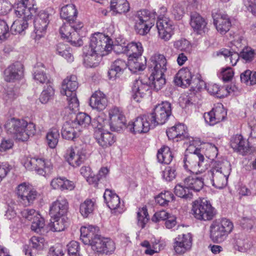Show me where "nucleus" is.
Masks as SVG:
<instances>
[{
	"label": "nucleus",
	"instance_id": "nucleus-1",
	"mask_svg": "<svg viewBox=\"0 0 256 256\" xmlns=\"http://www.w3.org/2000/svg\"><path fill=\"white\" fill-rule=\"evenodd\" d=\"M4 128L8 134L20 141L27 140L30 136L36 132L35 124L34 123L28 122L23 119L14 118L8 119Z\"/></svg>",
	"mask_w": 256,
	"mask_h": 256
},
{
	"label": "nucleus",
	"instance_id": "nucleus-2",
	"mask_svg": "<svg viewBox=\"0 0 256 256\" xmlns=\"http://www.w3.org/2000/svg\"><path fill=\"white\" fill-rule=\"evenodd\" d=\"M78 88L77 78L74 75L67 76L63 80L62 85L60 92L62 94L66 96L68 104L67 108L72 112H76L78 110L79 102L76 93Z\"/></svg>",
	"mask_w": 256,
	"mask_h": 256
},
{
	"label": "nucleus",
	"instance_id": "nucleus-3",
	"mask_svg": "<svg viewBox=\"0 0 256 256\" xmlns=\"http://www.w3.org/2000/svg\"><path fill=\"white\" fill-rule=\"evenodd\" d=\"M233 229V223L230 220L226 218L216 220L210 226V238L214 242H222Z\"/></svg>",
	"mask_w": 256,
	"mask_h": 256
},
{
	"label": "nucleus",
	"instance_id": "nucleus-4",
	"mask_svg": "<svg viewBox=\"0 0 256 256\" xmlns=\"http://www.w3.org/2000/svg\"><path fill=\"white\" fill-rule=\"evenodd\" d=\"M230 169H222V163L212 161L210 164V169L204 175L207 179L210 180L212 185L217 188H222L227 184Z\"/></svg>",
	"mask_w": 256,
	"mask_h": 256
},
{
	"label": "nucleus",
	"instance_id": "nucleus-5",
	"mask_svg": "<svg viewBox=\"0 0 256 256\" xmlns=\"http://www.w3.org/2000/svg\"><path fill=\"white\" fill-rule=\"evenodd\" d=\"M156 16L155 12H151L148 10L138 11L134 18L136 32L142 36L146 34L154 26Z\"/></svg>",
	"mask_w": 256,
	"mask_h": 256
},
{
	"label": "nucleus",
	"instance_id": "nucleus-6",
	"mask_svg": "<svg viewBox=\"0 0 256 256\" xmlns=\"http://www.w3.org/2000/svg\"><path fill=\"white\" fill-rule=\"evenodd\" d=\"M106 124V120H104L103 118L100 116L92 122V126L97 128L94 133L96 138L98 144L104 148L112 146L116 142L114 135L104 130Z\"/></svg>",
	"mask_w": 256,
	"mask_h": 256
},
{
	"label": "nucleus",
	"instance_id": "nucleus-7",
	"mask_svg": "<svg viewBox=\"0 0 256 256\" xmlns=\"http://www.w3.org/2000/svg\"><path fill=\"white\" fill-rule=\"evenodd\" d=\"M183 162L184 169L192 174H200L208 169V162L198 152H195L190 155L185 156Z\"/></svg>",
	"mask_w": 256,
	"mask_h": 256
},
{
	"label": "nucleus",
	"instance_id": "nucleus-8",
	"mask_svg": "<svg viewBox=\"0 0 256 256\" xmlns=\"http://www.w3.org/2000/svg\"><path fill=\"white\" fill-rule=\"evenodd\" d=\"M192 211L196 218L200 220H210L216 214V210L210 202L203 198L193 202Z\"/></svg>",
	"mask_w": 256,
	"mask_h": 256
},
{
	"label": "nucleus",
	"instance_id": "nucleus-9",
	"mask_svg": "<svg viewBox=\"0 0 256 256\" xmlns=\"http://www.w3.org/2000/svg\"><path fill=\"white\" fill-rule=\"evenodd\" d=\"M24 166L30 170H35L38 174H49L52 168L50 162L42 158H26L23 162Z\"/></svg>",
	"mask_w": 256,
	"mask_h": 256
},
{
	"label": "nucleus",
	"instance_id": "nucleus-10",
	"mask_svg": "<svg viewBox=\"0 0 256 256\" xmlns=\"http://www.w3.org/2000/svg\"><path fill=\"white\" fill-rule=\"evenodd\" d=\"M112 40L108 36L102 33H96L90 38L88 48L96 52V53L107 54L112 50Z\"/></svg>",
	"mask_w": 256,
	"mask_h": 256
},
{
	"label": "nucleus",
	"instance_id": "nucleus-11",
	"mask_svg": "<svg viewBox=\"0 0 256 256\" xmlns=\"http://www.w3.org/2000/svg\"><path fill=\"white\" fill-rule=\"evenodd\" d=\"M172 114L171 104L168 102H164L156 105L154 111L149 116L151 118L152 124L154 126L163 124L168 120Z\"/></svg>",
	"mask_w": 256,
	"mask_h": 256
},
{
	"label": "nucleus",
	"instance_id": "nucleus-12",
	"mask_svg": "<svg viewBox=\"0 0 256 256\" xmlns=\"http://www.w3.org/2000/svg\"><path fill=\"white\" fill-rule=\"evenodd\" d=\"M132 98L136 102H140L151 93L150 86L147 79L142 78L136 80L132 86Z\"/></svg>",
	"mask_w": 256,
	"mask_h": 256
},
{
	"label": "nucleus",
	"instance_id": "nucleus-13",
	"mask_svg": "<svg viewBox=\"0 0 256 256\" xmlns=\"http://www.w3.org/2000/svg\"><path fill=\"white\" fill-rule=\"evenodd\" d=\"M92 250L98 254H111L116 249L115 244L107 238H96L92 244Z\"/></svg>",
	"mask_w": 256,
	"mask_h": 256
},
{
	"label": "nucleus",
	"instance_id": "nucleus-14",
	"mask_svg": "<svg viewBox=\"0 0 256 256\" xmlns=\"http://www.w3.org/2000/svg\"><path fill=\"white\" fill-rule=\"evenodd\" d=\"M65 158L70 165L77 167L85 160L86 152L81 147L71 146L66 150Z\"/></svg>",
	"mask_w": 256,
	"mask_h": 256
},
{
	"label": "nucleus",
	"instance_id": "nucleus-15",
	"mask_svg": "<svg viewBox=\"0 0 256 256\" xmlns=\"http://www.w3.org/2000/svg\"><path fill=\"white\" fill-rule=\"evenodd\" d=\"M109 126L112 130L119 131L125 125L126 120L122 111L118 107H114L108 111Z\"/></svg>",
	"mask_w": 256,
	"mask_h": 256
},
{
	"label": "nucleus",
	"instance_id": "nucleus-16",
	"mask_svg": "<svg viewBox=\"0 0 256 256\" xmlns=\"http://www.w3.org/2000/svg\"><path fill=\"white\" fill-rule=\"evenodd\" d=\"M226 116V112L221 103L216 104L210 112L204 114L206 122L210 126L224 120Z\"/></svg>",
	"mask_w": 256,
	"mask_h": 256
},
{
	"label": "nucleus",
	"instance_id": "nucleus-17",
	"mask_svg": "<svg viewBox=\"0 0 256 256\" xmlns=\"http://www.w3.org/2000/svg\"><path fill=\"white\" fill-rule=\"evenodd\" d=\"M151 118L149 115H144L136 118L134 122L129 123L128 128L134 134H142L148 132L153 124H150Z\"/></svg>",
	"mask_w": 256,
	"mask_h": 256
},
{
	"label": "nucleus",
	"instance_id": "nucleus-18",
	"mask_svg": "<svg viewBox=\"0 0 256 256\" xmlns=\"http://www.w3.org/2000/svg\"><path fill=\"white\" fill-rule=\"evenodd\" d=\"M192 243V238L191 234H178L174 240V250L178 254H184L191 250Z\"/></svg>",
	"mask_w": 256,
	"mask_h": 256
},
{
	"label": "nucleus",
	"instance_id": "nucleus-19",
	"mask_svg": "<svg viewBox=\"0 0 256 256\" xmlns=\"http://www.w3.org/2000/svg\"><path fill=\"white\" fill-rule=\"evenodd\" d=\"M50 14L44 10L40 11L36 17L34 24L36 38L40 39L46 33L50 22Z\"/></svg>",
	"mask_w": 256,
	"mask_h": 256
},
{
	"label": "nucleus",
	"instance_id": "nucleus-20",
	"mask_svg": "<svg viewBox=\"0 0 256 256\" xmlns=\"http://www.w3.org/2000/svg\"><path fill=\"white\" fill-rule=\"evenodd\" d=\"M68 209L67 200L63 197H58L52 202L50 207V215L51 218L66 217Z\"/></svg>",
	"mask_w": 256,
	"mask_h": 256
},
{
	"label": "nucleus",
	"instance_id": "nucleus-21",
	"mask_svg": "<svg viewBox=\"0 0 256 256\" xmlns=\"http://www.w3.org/2000/svg\"><path fill=\"white\" fill-rule=\"evenodd\" d=\"M212 16L214 24L218 32L224 34L230 30L231 26V22L227 14L213 12Z\"/></svg>",
	"mask_w": 256,
	"mask_h": 256
},
{
	"label": "nucleus",
	"instance_id": "nucleus-22",
	"mask_svg": "<svg viewBox=\"0 0 256 256\" xmlns=\"http://www.w3.org/2000/svg\"><path fill=\"white\" fill-rule=\"evenodd\" d=\"M166 65V60L164 55L155 54L150 59L149 67L152 74H164L167 70Z\"/></svg>",
	"mask_w": 256,
	"mask_h": 256
},
{
	"label": "nucleus",
	"instance_id": "nucleus-23",
	"mask_svg": "<svg viewBox=\"0 0 256 256\" xmlns=\"http://www.w3.org/2000/svg\"><path fill=\"white\" fill-rule=\"evenodd\" d=\"M232 148L242 155L246 154L250 150V145L248 140L240 134H236L232 137L230 142Z\"/></svg>",
	"mask_w": 256,
	"mask_h": 256
},
{
	"label": "nucleus",
	"instance_id": "nucleus-24",
	"mask_svg": "<svg viewBox=\"0 0 256 256\" xmlns=\"http://www.w3.org/2000/svg\"><path fill=\"white\" fill-rule=\"evenodd\" d=\"M195 75L192 74L190 70L188 68L180 69L174 77L175 84L180 86L187 87L190 85Z\"/></svg>",
	"mask_w": 256,
	"mask_h": 256
},
{
	"label": "nucleus",
	"instance_id": "nucleus-25",
	"mask_svg": "<svg viewBox=\"0 0 256 256\" xmlns=\"http://www.w3.org/2000/svg\"><path fill=\"white\" fill-rule=\"evenodd\" d=\"M108 103L106 95L100 90L96 91L91 96L90 104L93 108L98 111L105 109Z\"/></svg>",
	"mask_w": 256,
	"mask_h": 256
},
{
	"label": "nucleus",
	"instance_id": "nucleus-26",
	"mask_svg": "<svg viewBox=\"0 0 256 256\" xmlns=\"http://www.w3.org/2000/svg\"><path fill=\"white\" fill-rule=\"evenodd\" d=\"M98 232L99 228L98 226H82L80 228V239L85 244H90L92 246L93 240L100 236L98 234Z\"/></svg>",
	"mask_w": 256,
	"mask_h": 256
},
{
	"label": "nucleus",
	"instance_id": "nucleus-27",
	"mask_svg": "<svg viewBox=\"0 0 256 256\" xmlns=\"http://www.w3.org/2000/svg\"><path fill=\"white\" fill-rule=\"evenodd\" d=\"M122 48V52L126 54L128 58H140L144 51L142 44L139 42H132L126 46H118Z\"/></svg>",
	"mask_w": 256,
	"mask_h": 256
},
{
	"label": "nucleus",
	"instance_id": "nucleus-28",
	"mask_svg": "<svg viewBox=\"0 0 256 256\" xmlns=\"http://www.w3.org/2000/svg\"><path fill=\"white\" fill-rule=\"evenodd\" d=\"M104 198L108 206L111 210H116L118 212L123 210V204H120V198L111 190L106 189L104 194Z\"/></svg>",
	"mask_w": 256,
	"mask_h": 256
},
{
	"label": "nucleus",
	"instance_id": "nucleus-29",
	"mask_svg": "<svg viewBox=\"0 0 256 256\" xmlns=\"http://www.w3.org/2000/svg\"><path fill=\"white\" fill-rule=\"evenodd\" d=\"M22 65L19 62L10 66L4 70V80L10 82L21 78L23 74Z\"/></svg>",
	"mask_w": 256,
	"mask_h": 256
},
{
	"label": "nucleus",
	"instance_id": "nucleus-30",
	"mask_svg": "<svg viewBox=\"0 0 256 256\" xmlns=\"http://www.w3.org/2000/svg\"><path fill=\"white\" fill-rule=\"evenodd\" d=\"M190 24L194 32L198 34H203L208 31L207 22L198 14H194L191 16Z\"/></svg>",
	"mask_w": 256,
	"mask_h": 256
},
{
	"label": "nucleus",
	"instance_id": "nucleus-31",
	"mask_svg": "<svg viewBox=\"0 0 256 256\" xmlns=\"http://www.w3.org/2000/svg\"><path fill=\"white\" fill-rule=\"evenodd\" d=\"M76 122H66L62 129V136L64 138L68 140H74L78 136L81 129L76 126Z\"/></svg>",
	"mask_w": 256,
	"mask_h": 256
},
{
	"label": "nucleus",
	"instance_id": "nucleus-32",
	"mask_svg": "<svg viewBox=\"0 0 256 256\" xmlns=\"http://www.w3.org/2000/svg\"><path fill=\"white\" fill-rule=\"evenodd\" d=\"M37 8L34 6L27 8L26 4L18 2L15 6L14 13L18 18L30 20L32 16L36 13Z\"/></svg>",
	"mask_w": 256,
	"mask_h": 256
},
{
	"label": "nucleus",
	"instance_id": "nucleus-33",
	"mask_svg": "<svg viewBox=\"0 0 256 256\" xmlns=\"http://www.w3.org/2000/svg\"><path fill=\"white\" fill-rule=\"evenodd\" d=\"M128 66V64L126 61L121 59L116 60L108 72L109 78H116L119 77Z\"/></svg>",
	"mask_w": 256,
	"mask_h": 256
},
{
	"label": "nucleus",
	"instance_id": "nucleus-34",
	"mask_svg": "<svg viewBox=\"0 0 256 256\" xmlns=\"http://www.w3.org/2000/svg\"><path fill=\"white\" fill-rule=\"evenodd\" d=\"M166 134L169 139L172 140L176 138L182 140L187 136L186 126L184 124H178L168 128L166 130Z\"/></svg>",
	"mask_w": 256,
	"mask_h": 256
},
{
	"label": "nucleus",
	"instance_id": "nucleus-35",
	"mask_svg": "<svg viewBox=\"0 0 256 256\" xmlns=\"http://www.w3.org/2000/svg\"><path fill=\"white\" fill-rule=\"evenodd\" d=\"M110 8L115 14H122L128 12L130 7L127 0H111Z\"/></svg>",
	"mask_w": 256,
	"mask_h": 256
},
{
	"label": "nucleus",
	"instance_id": "nucleus-36",
	"mask_svg": "<svg viewBox=\"0 0 256 256\" xmlns=\"http://www.w3.org/2000/svg\"><path fill=\"white\" fill-rule=\"evenodd\" d=\"M83 50L84 55V60L88 62L91 66H96L98 63L100 58L105 55V54H101L98 52L96 53V52L88 48L86 46L84 47Z\"/></svg>",
	"mask_w": 256,
	"mask_h": 256
},
{
	"label": "nucleus",
	"instance_id": "nucleus-37",
	"mask_svg": "<svg viewBox=\"0 0 256 256\" xmlns=\"http://www.w3.org/2000/svg\"><path fill=\"white\" fill-rule=\"evenodd\" d=\"M184 184L190 190L199 192L204 186V182L202 178L195 176L186 177L184 180Z\"/></svg>",
	"mask_w": 256,
	"mask_h": 256
},
{
	"label": "nucleus",
	"instance_id": "nucleus-38",
	"mask_svg": "<svg viewBox=\"0 0 256 256\" xmlns=\"http://www.w3.org/2000/svg\"><path fill=\"white\" fill-rule=\"evenodd\" d=\"M60 17L70 22L75 20L77 16V10L74 5L72 4H67L61 8L60 12Z\"/></svg>",
	"mask_w": 256,
	"mask_h": 256
},
{
	"label": "nucleus",
	"instance_id": "nucleus-39",
	"mask_svg": "<svg viewBox=\"0 0 256 256\" xmlns=\"http://www.w3.org/2000/svg\"><path fill=\"white\" fill-rule=\"evenodd\" d=\"M158 161L164 164H170L172 162L173 156L169 147L164 146L160 148L157 154Z\"/></svg>",
	"mask_w": 256,
	"mask_h": 256
},
{
	"label": "nucleus",
	"instance_id": "nucleus-40",
	"mask_svg": "<svg viewBox=\"0 0 256 256\" xmlns=\"http://www.w3.org/2000/svg\"><path fill=\"white\" fill-rule=\"evenodd\" d=\"M30 20L18 18L12 24L10 32L13 34H17L24 32L28 27V21Z\"/></svg>",
	"mask_w": 256,
	"mask_h": 256
},
{
	"label": "nucleus",
	"instance_id": "nucleus-41",
	"mask_svg": "<svg viewBox=\"0 0 256 256\" xmlns=\"http://www.w3.org/2000/svg\"><path fill=\"white\" fill-rule=\"evenodd\" d=\"M41 66H38L35 68L33 76L34 80L40 84L46 83V85L50 84V83H52L51 80L48 78V76L44 71V68L43 65L41 64Z\"/></svg>",
	"mask_w": 256,
	"mask_h": 256
},
{
	"label": "nucleus",
	"instance_id": "nucleus-42",
	"mask_svg": "<svg viewBox=\"0 0 256 256\" xmlns=\"http://www.w3.org/2000/svg\"><path fill=\"white\" fill-rule=\"evenodd\" d=\"M164 74H151L148 78H146L150 85L152 84L156 90H160L166 83V80L163 77Z\"/></svg>",
	"mask_w": 256,
	"mask_h": 256
},
{
	"label": "nucleus",
	"instance_id": "nucleus-43",
	"mask_svg": "<svg viewBox=\"0 0 256 256\" xmlns=\"http://www.w3.org/2000/svg\"><path fill=\"white\" fill-rule=\"evenodd\" d=\"M219 54L224 56L226 61L232 66L236 64L240 57V54L237 52H233L227 49H222L218 54V55Z\"/></svg>",
	"mask_w": 256,
	"mask_h": 256
},
{
	"label": "nucleus",
	"instance_id": "nucleus-44",
	"mask_svg": "<svg viewBox=\"0 0 256 256\" xmlns=\"http://www.w3.org/2000/svg\"><path fill=\"white\" fill-rule=\"evenodd\" d=\"M208 92L211 94L216 96L219 98H223L229 92L225 87H219L216 84H210L207 87Z\"/></svg>",
	"mask_w": 256,
	"mask_h": 256
},
{
	"label": "nucleus",
	"instance_id": "nucleus-45",
	"mask_svg": "<svg viewBox=\"0 0 256 256\" xmlns=\"http://www.w3.org/2000/svg\"><path fill=\"white\" fill-rule=\"evenodd\" d=\"M54 221L50 224V229L54 232H61L66 227V217L52 218Z\"/></svg>",
	"mask_w": 256,
	"mask_h": 256
},
{
	"label": "nucleus",
	"instance_id": "nucleus-46",
	"mask_svg": "<svg viewBox=\"0 0 256 256\" xmlns=\"http://www.w3.org/2000/svg\"><path fill=\"white\" fill-rule=\"evenodd\" d=\"M95 202L92 200L86 199L82 202L80 206V212L82 215L86 218L92 212L94 208Z\"/></svg>",
	"mask_w": 256,
	"mask_h": 256
},
{
	"label": "nucleus",
	"instance_id": "nucleus-47",
	"mask_svg": "<svg viewBox=\"0 0 256 256\" xmlns=\"http://www.w3.org/2000/svg\"><path fill=\"white\" fill-rule=\"evenodd\" d=\"M72 122H76V126L82 130L90 124L91 118L86 113L80 112L76 115L75 120Z\"/></svg>",
	"mask_w": 256,
	"mask_h": 256
},
{
	"label": "nucleus",
	"instance_id": "nucleus-48",
	"mask_svg": "<svg viewBox=\"0 0 256 256\" xmlns=\"http://www.w3.org/2000/svg\"><path fill=\"white\" fill-rule=\"evenodd\" d=\"M56 51L57 54L64 57L68 62H71L74 58L70 52V48L63 43H58L56 46Z\"/></svg>",
	"mask_w": 256,
	"mask_h": 256
},
{
	"label": "nucleus",
	"instance_id": "nucleus-49",
	"mask_svg": "<svg viewBox=\"0 0 256 256\" xmlns=\"http://www.w3.org/2000/svg\"><path fill=\"white\" fill-rule=\"evenodd\" d=\"M54 94V90L53 88L52 83H50L44 87L40 96V100L42 104H46L52 98Z\"/></svg>",
	"mask_w": 256,
	"mask_h": 256
},
{
	"label": "nucleus",
	"instance_id": "nucleus-50",
	"mask_svg": "<svg viewBox=\"0 0 256 256\" xmlns=\"http://www.w3.org/2000/svg\"><path fill=\"white\" fill-rule=\"evenodd\" d=\"M60 134L56 128H52L46 134V140L48 146L50 148H54L57 145Z\"/></svg>",
	"mask_w": 256,
	"mask_h": 256
},
{
	"label": "nucleus",
	"instance_id": "nucleus-51",
	"mask_svg": "<svg viewBox=\"0 0 256 256\" xmlns=\"http://www.w3.org/2000/svg\"><path fill=\"white\" fill-rule=\"evenodd\" d=\"M141 60L139 58H128V66L130 70L134 73L144 70L146 68V64L140 62Z\"/></svg>",
	"mask_w": 256,
	"mask_h": 256
},
{
	"label": "nucleus",
	"instance_id": "nucleus-52",
	"mask_svg": "<svg viewBox=\"0 0 256 256\" xmlns=\"http://www.w3.org/2000/svg\"><path fill=\"white\" fill-rule=\"evenodd\" d=\"M148 214L146 208L143 207L140 208L137 212L138 224L141 228L145 226L148 220Z\"/></svg>",
	"mask_w": 256,
	"mask_h": 256
},
{
	"label": "nucleus",
	"instance_id": "nucleus-53",
	"mask_svg": "<svg viewBox=\"0 0 256 256\" xmlns=\"http://www.w3.org/2000/svg\"><path fill=\"white\" fill-rule=\"evenodd\" d=\"M240 58L244 59L246 62L253 60L256 53L255 50L250 47H244L240 54Z\"/></svg>",
	"mask_w": 256,
	"mask_h": 256
},
{
	"label": "nucleus",
	"instance_id": "nucleus-54",
	"mask_svg": "<svg viewBox=\"0 0 256 256\" xmlns=\"http://www.w3.org/2000/svg\"><path fill=\"white\" fill-rule=\"evenodd\" d=\"M174 194L178 197L182 198H188L192 196L188 188L184 184V186H182L180 184L176 186L174 188Z\"/></svg>",
	"mask_w": 256,
	"mask_h": 256
},
{
	"label": "nucleus",
	"instance_id": "nucleus-55",
	"mask_svg": "<svg viewBox=\"0 0 256 256\" xmlns=\"http://www.w3.org/2000/svg\"><path fill=\"white\" fill-rule=\"evenodd\" d=\"M26 194H24V196L20 198L21 202L25 206H28L32 204L37 196V192L34 188L30 190V192H27Z\"/></svg>",
	"mask_w": 256,
	"mask_h": 256
},
{
	"label": "nucleus",
	"instance_id": "nucleus-56",
	"mask_svg": "<svg viewBox=\"0 0 256 256\" xmlns=\"http://www.w3.org/2000/svg\"><path fill=\"white\" fill-rule=\"evenodd\" d=\"M72 27L74 25L70 24V22L64 24L60 28V33L64 39L67 40L72 34Z\"/></svg>",
	"mask_w": 256,
	"mask_h": 256
},
{
	"label": "nucleus",
	"instance_id": "nucleus-57",
	"mask_svg": "<svg viewBox=\"0 0 256 256\" xmlns=\"http://www.w3.org/2000/svg\"><path fill=\"white\" fill-rule=\"evenodd\" d=\"M174 47L181 51L190 52L191 48L190 42L184 38L176 41L174 44Z\"/></svg>",
	"mask_w": 256,
	"mask_h": 256
},
{
	"label": "nucleus",
	"instance_id": "nucleus-58",
	"mask_svg": "<svg viewBox=\"0 0 256 256\" xmlns=\"http://www.w3.org/2000/svg\"><path fill=\"white\" fill-rule=\"evenodd\" d=\"M157 28H163L166 30L167 28H173L172 22L166 17H161L159 16L156 22Z\"/></svg>",
	"mask_w": 256,
	"mask_h": 256
},
{
	"label": "nucleus",
	"instance_id": "nucleus-59",
	"mask_svg": "<svg viewBox=\"0 0 256 256\" xmlns=\"http://www.w3.org/2000/svg\"><path fill=\"white\" fill-rule=\"evenodd\" d=\"M44 219L40 214L32 220L31 228L32 230L39 232H40L41 229L44 228Z\"/></svg>",
	"mask_w": 256,
	"mask_h": 256
},
{
	"label": "nucleus",
	"instance_id": "nucleus-60",
	"mask_svg": "<svg viewBox=\"0 0 256 256\" xmlns=\"http://www.w3.org/2000/svg\"><path fill=\"white\" fill-rule=\"evenodd\" d=\"M176 176V169L174 167L167 166L162 172V177L167 181H172Z\"/></svg>",
	"mask_w": 256,
	"mask_h": 256
},
{
	"label": "nucleus",
	"instance_id": "nucleus-61",
	"mask_svg": "<svg viewBox=\"0 0 256 256\" xmlns=\"http://www.w3.org/2000/svg\"><path fill=\"white\" fill-rule=\"evenodd\" d=\"M192 88L200 90L202 89L206 88L204 82L202 80L201 76L199 74L195 75L194 79L191 82Z\"/></svg>",
	"mask_w": 256,
	"mask_h": 256
},
{
	"label": "nucleus",
	"instance_id": "nucleus-62",
	"mask_svg": "<svg viewBox=\"0 0 256 256\" xmlns=\"http://www.w3.org/2000/svg\"><path fill=\"white\" fill-rule=\"evenodd\" d=\"M32 188V185L28 183L24 182L20 184L16 188L18 198L24 196V194H27V192H30V190Z\"/></svg>",
	"mask_w": 256,
	"mask_h": 256
},
{
	"label": "nucleus",
	"instance_id": "nucleus-63",
	"mask_svg": "<svg viewBox=\"0 0 256 256\" xmlns=\"http://www.w3.org/2000/svg\"><path fill=\"white\" fill-rule=\"evenodd\" d=\"M22 216L28 220H33L40 215L38 212L34 209H24L21 212Z\"/></svg>",
	"mask_w": 256,
	"mask_h": 256
},
{
	"label": "nucleus",
	"instance_id": "nucleus-64",
	"mask_svg": "<svg viewBox=\"0 0 256 256\" xmlns=\"http://www.w3.org/2000/svg\"><path fill=\"white\" fill-rule=\"evenodd\" d=\"M160 38L164 41L169 40L174 34L173 28H167L164 30L163 28H158Z\"/></svg>",
	"mask_w": 256,
	"mask_h": 256
}]
</instances>
